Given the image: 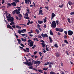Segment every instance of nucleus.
Here are the masks:
<instances>
[{"mask_svg": "<svg viewBox=\"0 0 74 74\" xmlns=\"http://www.w3.org/2000/svg\"><path fill=\"white\" fill-rule=\"evenodd\" d=\"M27 62H24V64L27 66H30L28 67L29 69H32V68H33V66H32L33 63L30 62H28L27 60Z\"/></svg>", "mask_w": 74, "mask_h": 74, "instance_id": "1", "label": "nucleus"}, {"mask_svg": "<svg viewBox=\"0 0 74 74\" xmlns=\"http://www.w3.org/2000/svg\"><path fill=\"white\" fill-rule=\"evenodd\" d=\"M56 22L55 21H53L51 23V27H52V28H54L55 29V27H56Z\"/></svg>", "mask_w": 74, "mask_h": 74, "instance_id": "2", "label": "nucleus"}, {"mask_svg": "<svg viewBox=\"0 0 74 74\" xmlns=\"http://www.w3.org/2000/svg\"><path fill=\"white\" fill-rule=\"evenodd\" d=\"M8 21H9L10 22L12 23V25H14V22H13V21H14V18L12 17H11L9 19H7Z\"/></svg>", "mask_w": 74, "mask_h": 74, "instance_id": "3", "label": "nucleus"}, {"mask_svg": "<svg viewBox=\"0 0 74 74\" xmlns=\"http://www.w3.org/2000/svg\"><path fill=\"white\" fill-rule=\"evenodd\" d=\"M5 12L6 13V17L7 19H10L11 18H12V17L11 16V14H9L8 16V13L7 12Z\"/></svg>", "mask_w": 74, "mask_h": 74, "instance_id": "4", "label": "nucleus"}, {"mask_svg": "<svg viewBox=\"0 0 74 74\" xmlns=\"http://www.w3.org/2000/svg\"><path fill=\"white\" fill-rule=\"evenodd\" d=\"M17 40L18 41V43L19 44H20L21 45L22 47H25V46L23 45V44H21V40L17 38Z\"/></svg>", "mask_w": 74, "mask_h": 74, "instance_id": "5", "label": "nucleus"}, {"mask_svg": "<svg viewBox=\"0 0 74 74\" xmlns=\"http://www.w3.org/2000/svg\"><path fill=\"white\" fill-rule=\"evenodd\" d=\"M56 30L60 32H63V29L62 28H56Z\"/></svg>", "mask_w": 74, "mask_h": 74, "instance_id": "6", "label": "nucleus"}, {"mask_svg": "<svg viewBox=\"0 0 74 74\" xmlns=\"http://www.w3.org/2000/svg\"><path fill=\"white\" fill-rule=\"evenodd\" d=\"M73 34V32L71 30H69L68 31V34L69 36H72Z\"/></svg>", "mask_w": 74, "mask_h": 74, "instance_id": "7", "label": "nucleus"}, {"mask_svg": "<svg viewBox=\"0 0 74 74\" xmlns=\"http://www.w3.org/2000/svg\"><path fill=\"white\" fill-rule=\"evenodd\" d=\"M60 53L59 52H57L55 53V55L57 58L60 57Z\"/></svg>", "mask_w": 74, "mask_h": 74, "instance_id": "8", "label": "nucleus"}, {"mask_svg": "<svg viewBox=\"0 0 74 74\" xmlns=\"http://www.w3.org/2000/svg\"><path fill=\"white\" fill-rule=\"evenodd\" d=\"M16 27H15V25H13L12 26V27L14 28V29H16V28H18L19 27V26L18 25H16Z\"/></svg>", "mask_w": 74, "mask_h": 74, "instance_id": "9", "label": "nucleus"}, {"mask_svg": "<svg viewBox=\"0 0 74 74\" xmlns=\"http://www.w3.org/2000/svg\"><path fill=\"white\" fill-rule=\"evenodd\" d=\"M42 13V10H40L39 11L38 15H43L44 13Z\"/></svg>", "mask_w": 74, "mask_h": 74, "instance_id": "10", "label": "nucleus"}, {"mask_svg": "<svg viewBox=\"0 0 74 74\" xmlns=\"http://www.w3.org/2000/svg\"><path fill=\"white\" fill-rule=\"evenodd\" d=\"M55 16V14H54V13H52L51 14V19H52Z\"/></svg>", "mask_w": 74, "mask_h": 74, "instance_id": "11", "label": "nucleus"}, {"mask_svg": "<svg viewBox=\"0 0 74 74\" xmlns=\"http://www.w3.org/2000/svg\"><path fill=\"white\" fill-rule=\"evenodd\" d=\"M7 28H9V29H11L12 30H14L13 28H12V27H11V26L9 25H7Z\"/></svg>", "mask_w": 74, "mask_h": 74, "instance_id": "12", "label": "nucleus"}, {"mask_svg": "<svg viewBox=\"0 0 74 74\" xmlns=\"http://www.w3.org/2000/svg\"><path fill=\"white\" fill-rule=\"evenodd\" d=\"M33 42H34L33 41L30 42H29L30 45L29 46V47H32V46H33Z\"/></svg>", "mask_w": 74, "mask_h": 74, "instance_id": "13", "label": "nucleus"}, {"mask_svg": "<svg viewBox=\"0 0 74 74\" xmlns=\"http://www.w3.org/2000/svg\"><path fill=\"white\" fill-rule=\"evenodd\" d=\"M40 44L42 45V48H45V43H40Z\"/></svg>", "mask_w": 74, "mask_h": 74, "instance_id": "14", "label": "nucleus"}, {"mask_svg": "<svg viewBox=\"0 0 74 74\" xmlns=\"http://www.w3.org/2000/svg\"><path fill=\"white\" fill-rule=\"evenodd\" d=\"M30 0H25V3H26V4H29V3L30 2Z\"/></svg>", "mask_w": 74, "mask_h": 74, "instance_id": "15", "label": "nucleus"}, {"mask_svg": "<svg viewBox=\"0 0 74 74\" xmlns=\"http://www.w3.org/2000/svg\"><path fill=\"white\" fill-rule=\"evenodd\" d=\"M12 5L13 6H16V3H15V2H13V3H11Z\"/></svg>", "mask_w": 74, "mask_h": 74, "instance_id": "16", "label": "nucleus"}, {"mask_svg": "<svg viewBox=\"0 0 74 74\" xmlns=\"http://www.w3.org/2000/svg\"><path fill=\"white\" fill-rule=\"evenodd\" d=\"M49 39L50 42H52V41L53 40H52V38L51 37H50V36H49Z\"/></svg>", "mask_w": 74, "mask_h": 74, "instance_id": "17", "label": "nucleus"}, {"mask_svg": "<svg viewBox=\"0 0 74 74\" xmlns=\"http://www.w3.org/2000/svg\"><path fill=\"white\" fill-rule=\"evenodd\" d=\"M22 33H25V32H26V29H23L21 30Z\"/></svg>", "mask_w": 74, "mask_h": 74, "instance_id": "18", "label": "nucleus"}, {"mask_svg": "<svg viewBox=\"0 0 74 74\" xmlns=\"http://www.w3.org/2000/svg\"><path fill=\"white\" fill-rule=\"evenodd\" d=\"M38 23H39V24H42L43 23V21H40L39 20L38 21Z\"/></svg>", "mask_w": 74, "mask_h": 74, "instance_id": "19", "label": "nucleus"}, {"mask_svg": "<svg viewBox=\"0 0 74 74\" xmlns=\"http://www.w3.org/2000/svg\"><path fill=\"white\" fill-rule=\"evenodd\" d=\"M50 35H51V36H53V32H52V31L51 30H50Z\"/></svg>", "mask_w": 74, "mask_h": 74, "instance_id": "20", "label": "nucleus"}, {"mask_svg": "<svg viewBox=\"0 0 74 74\" xmlns=\"http://www.w3.org/2000/svg\"><path fill=\"white\" fill-rule=\"evenodd\" d=\"M38 71H39L40 73H43V72H42V70L41 69H38Z\"/></svg>", "mask_w": 74, "mask_h": 74, "instance_id": "21", "label": "nucleus"}, {"mask_svg": "<svg viewBox=\"0 0 74 74\" xmlns=\"http://www.w3.org/2000/svg\"><path fill=\"white\" fill-rule=\"evenodd\" d=\"M21 39L22 41H24V42H25V41H26V38L24 39L23 38H21Z\"/></svg>", "mask_w": 74, "mask_h": 74, "instance_id": "22", "label": "nucleus"}, {"mask_svg": "<svg viewBox=\"0 0 74 74\" xmlns=\"http://www.w3.org/2000/svg\"><path fill=\"white\" fill-rule=\"evenodd\" d=\"M35 31L36 32L37 34H39V33H40V31L38 29H36Z\"/></svg>", "mask_w": 74, "mask_h": 74, "instance_id": "23", "label": "nucleus"}, {"mask_svg": "<svg viewBox=\"0 0 74 74\" xmlns=\"http://www.w3.org/2000/svg\"><path fill=\"white\" fill-rule=\"evenodd\" d=\"M64 43H66V44H69V42H68L67 40H64Z\"/></svg>", "mask_w": 74, "mask_h": 74, "instance_id": "24", "label": "nucleus"}, {"mask_svg": "<svg viewBox=\"0 0 74 74\" xmlns=\"http://www.w3.org/2000/svg\"><path fill=\"white\" fill-rule=\"evenodd\" d=\"M47 17H45V19H44L43 21H44V23H45V22H47Z\"/></svg>", "mask_w": 74, "mask_h": 74, "instance_id": "25", "label": "nucleus"}, {"mask_svg": "<svg viewBox=\"0 0 74 74\" xmlns=\"http://www.w3.org/2000/svg\"><path fill=\"white\" fill-rule=\"evenodd\" d=\"M41 63V62H40V61H36V64H38V65H39Z\"/></svg>", "mask_w": 74, "mask_h": 74, "instance_id": "26", "label": "nucleus"}, {"mask_svg": "<svg viewBox=\"0 0 74 74\" xmlns=\"http://www.w3.org/2000/svg\"><path fill=\"white\" fill-rule=\"evenodd\" d=\"M48 69V68H42L43 70H45V71H47Z\"/></svg>", "mask_w": 74, "mask_h": 74, "instance_id": "27", "label": "nucleus"}, {"mask_svg": "<svg viewBox=\"0 0 74 74\" xmlns=\"http://www.w3.org/2000/svg\"><path fill=\"white\" fill-rule=\"evenodd\" d=\"M54 45L56 48H58V44H57V43H55Z\"/></svg>", "mask_w": 74, "mask_h": 74, "instance_id": "28", "label": "nucleus"}, {"mask_svg": "<svg viewBox=\"0 0 74 74\" xmlns=\"http://www.w3.org/2000/svg\"><path fill=\"white\" fill-rule=\"evenodd\" d=\"M68 4L69 5H72V2L71 1H69L68 2Z\"/></svg>", "mask_w": 74, "mask_h": 74, "instance_id": "29", "label": "nucleus"}, {"mask_svg": "<svg viewBox=\"0 0 74 74\" xmlns=\"http://www.w3.org/2000/svg\"><path fill=\"white\" fill-rule=\"evenodd\" d=\"M45 37H48V35H47V34H45L44 36V38Z\"/></svg>", "mask_w": 74, "mask_h": 74, "instance_id": "30", "label": "nucleus"}, {"mask_svg": "<svg viewBox=\"0 0 74 74\" xmlns=\"http://www.w3.org/2000/svg\"><path fill=\"white\" fill-rule=\"evenodd\" d=\"M18 33L19 34H21V33H22V30L21 31V30L19 29L18 30Z\"/></svg>", "mask_w": 74, "mask_h": 74, "instance_id": "31", "label": "nucleus"}, {"mask_svg": "<svg viewBox=\"0 0 74 74\" xmlns=\"http://www.w3.org/2000/svg\"><path fill=\"white\" fill-rule=\"evenodd\" d=\"M67 20H68V22L70 23H71V22H70V19L69 18H67Z\"/></svg>", "mask_w": 74, "mask_h": 74, "instance_id": "32", "label": "nucleus"}, {"mask_svg": "<svg viewBox=\"0 0 74 74\" xmlns=\"http://www.w3.org/2000/svg\"><path fill=\"white\" fill-rule=\"evenodd\" d=\"M40 42H42V43H45V42L43 40H40Z\"/></svg>", "mask_w": 74, "mask_h": 74, "instance_id": "33", "label": "nucleus"}, {"mask_svg": "<svg viewBox=\"0 0 74 74\" xmlns=\"http://www.w3.org/2000/svg\"><path fill=\"white\" fill-rule=\"evenodd\" d=\"M24 17L25 18V19H29V17L28 16H27V17L24 16Z\"/></svg>", "mask_w": 74, "mask_h": 74, "instance_id": "34", "label": "nucleus"}, {"mask_svg": "<svg viewBox=\"0 0 74 74\" xmlns=\"http://www.w3.org/2000/svg\"><path fill=\"white\" fill-rule=\"evenodd\" d=\"M45 8L46 9H47V10H48L49 8V7L48 6H45Z\"/></svg>", "mask_w": 74, "mask_h": 74, "instance_id": "35", "label": "nucleus"}, {"mask_svg": "<svg viewBox=\"0 0 74 74\" xmlns=\"http://www.w3.org/2000/svg\"><path fill=\"white\" fill-rule=\"evenodd\" d=\"M11 4L9 3H8V7H11Z\"/></svg>", "mask_w": 74, "mask_h": 74, "instance_id": "36", "label": "nucleus"}, {"mask_svg": "<svg viewBox=\"0 0 74 74\" xmlns=\"http://www.w3.org/2000/svg\"><path fill=\"white\" fill-rule=\"evenodd\" d=\"M28 22L27 23V25H29L30 24V21L29 20H28Z\"/></svg>", "mask_w": 74, "mask_h": 74, "instance_id": "37", "label": "nucleus"}, {"mask_svg": "<svg viewBox=\"0 0 74 74\" xmlns=\"http://www.w3.org/2000/svg\"><path fill=\"white\" fill-rule=\"evenodd\" d=\"M63 4H62L61 5H59V7L60 8H62V7H63Z\"/></svg>", "mask_w": 74, "mask_h": 74, "instance_id": "38", "label": "nucleus"}, {"mask_svg": "<svg viewBox=\"0 0 74 74\" xmlns=\"http://www.w3.org/2000/svg\"><path fill=\"white\" fill-rule=\"evenodd\" d=\"M49 69H51V67H52V65L51 64H50L49 65Z\"/></svg>", "mask_w": 74, "mask_h": 74, "instance_id": "39", "label": "nucleus"}, {"mask_svg": "<svg viewBox=\"0 0 74 74\" xmlns=\"http://www.w3.org/2000/svg\"><path fill=\"white\" fill-rule=\"evenodd\" d=\"M33 69L35 71H38V70H37V69L36 68H34Z\"/></svg>", "mask_w": 74, "mask_h": 74, "instance_id": "40", "label": "nucleus"}, {"mask_svg": "<svg viewBox=\"0 0 74 74\" xmlns=\"http://www.w3.org/2000/svg\"><path fill=\"white\" fill-rule=\"evenodd\" d=\"M16 12V10H14V11H13L12 12V13L13 14H15Z\"/></svg>", "mask_w": 74, "mask_h": 74, "instance_id": "41", "label": "nucleus"}, {"mask_svg": "<svg viewBox=\"0 0 74 74\" xmlns=\"http://www.w3.org/2000/svg\"><path fill=\"white\" fill-rule=\"evenodd\" d=\"M14 1H15V2H18V3H19V0H14Z\"/></svg>", "mask_w": 74, "mask_h": 74, "instance_id": "42", "label": "nucleus"}, {"mask_svg": "<svg viewBox=\"0 0 74 74\" xmlns=\"http://www.w3.org/2000/svg\"><path fill=\"white\" fill-rule=\"evenodd\" d=\"M16 14H21L20 12L19 11H16Z\"/></svg>", "mask_w": 74, "mask_h": 74, "instance_id": "43", "label": "nucleus"}, {"mask_svg": "<svg viewBox=\"0 0 74 74\" xmlns=\"http://www.w3.org/2000/svg\"><path fill=\"white\" fill-rule=\"evenodd\" d=\"M64 33L66 35H67V31H64Z\"/></svg>", "mask_w": 74, "mask_h": 74, "instance_id": "44", "label": "nucleus"}, {"mask_svg": "<svg viewBox=\"0 0 74 74\" xmlns=\"http://www.w3.org/2000/svg\"><path fill=\"white\" fill-rule=\"evenodd\" d=\"M33 63H34V64H36V63H37V61L36 62V61H34V60H33Z\"/></svg>", "mask_w": 74, "mask_h": 74, "instance_id": "45", "label": "nucleus"}, {"mask_svg": "<svg viewBox=\"0 0 74 74\" xmlns=\"http://www.w3.org/2000/svg\"><path fill=\"white\" fill-rule=\"evenodd\" d=\"M18 16L20 18H22V15H21V14H19L18 15Z\"/></svg>", "mask_w": 74, "mask_h": 74, "instance_id": "46", "label": "nucleus"}, {"mask_svg": "<svg viewBox=\"0 0 74 74\" xmlns=\"http://www.w3.org/2000/svg\"><path fill=\"white\" fill-rule=\"evenodd\" d=\"M38 25H37V26L38 27V28H40V25L38 24Z\"/></svg>", "mask_w": 74, "mask_h": 74, "instance_id": "47", "label": "nucleus"}, {"mask_svg": "<svg viewBox=\"0 0 74 74\" xmlns=\"http://www.w3.org/2000/svg\"><path fill=\"white\" fill-rule=\"evenodd\" d=\"M25 16H29V15H28V14H27V13L25 14Z\"/></svg>", "mask_w": 74, "mask_h": 74, "instance_id": "48", "label": "nucleus"}, {"mask_svg": "<svg viewBox=\"0 0 74 74\" xmlns=\"http://www.w3.org/2000/svg\"><path fill=\"white\" fill-rule=\"evenodd\" d=\"M2 4H4V2H5V1H4V0H2Z\"/></svg>", "mask_w": 74, "mask_h": 74, "instance_id": "49", "label": "nucleus"}, {"mask_svg": "<svg viewBox=\"0 0 74 74\" xmlns=\"http://www.w3.org/2000/svg\"><path fill=\"white\" fill-rule=\"evenodd\" d=\"M70 15H74V12H71L70 13Z\"/></svg>", "mask_w": 74, "mask_h": 74, "instance_id": "50", "label": "nucleus"}, {"mask_svg": "<svg viewBox=\"0 0 74 74\" xmlns=\"http://www.w3.org/2000/svg\"><path fill=\"white\" fill-rule=\"evenodd\" d=\"M58 36H60L61 35V34L59 32H58Z\"/></svg>", "mask_w": 74, "mask_h": 74, "instance_id": "51", "label": "nucleus"}, {"mask_svg": "<svg viewBox=\"0 0 74 74\" xmlns=\"http://www.w3.org/2000/svg\"><path fill=\"white\" fill-rule=\"evenodd\" d=\"M55 74V73L53 71L50 72V74Z\"/></svg>", "mask_w": 74, "mask_h": 74, "instance_id": "52", "label": "nucleus"}, {"mask_svg": "<svg viewBox=\"0 0 74 74\" xmlns=\"http://www.w3.org/2000/svg\"><path fill=\"white\" fill-rule=\"evenodd\" d=\"M58 22H59V21H58L56 20V23H57V25H59V23H58Z\"/></svg>", "mask_w": 74, "mask_h": 74, "instance_id": "53", "label": "nucleus"}, {"mask_svg": "<svg viewBox=\"0 0 74 74\" xmlns=\"http://www.w3.org/2000/svg\"><path fill=\"white\" fill-rule=\"evenodd\" d=\"M37 53V51H35L34 52V55H36Z\"/></svg>", "mask_w": 74, "mask_h": 74, "instance_id": "54", "label": "nucleus"}, {"mask_svg": "<svg viewBox=\"0 0 74 74\" xmlns=\"http://www.w3.org/2000/svg\"><path fill=\"white\" fill-rule=\"evenodd\" d=\"M21 35L22 36H26V35L25 34H21Z\"/></svg>", "mask_w": 74, "mask_h": 74, "instance_id": "55", "label": "nucleus"}, {"mask_svg": "<svg viewBox=\"0 0 74 74\" xmlns=\"http://www.w3.org/2000/svg\"><path fill=\"white\" fill-rule=\"evenodd\" d=\"M19 48H20V49H21V50H22V49H23V47H22L21 46H19Z\"/></svg>", "mask_w": 74, "mask_h": 74, "instance_id": "56", "label": "nucleus"}, {"mask_svg": "<svg viewBox=\"0 0 74 74\" xmlns=\"http://www.w3.org/2000/svg\"><path fill=\"white\" fill-rule=\"evenodd\" d=\"M16 19H17L18 20V19H19V18H18V17L16 16Z\"/></svg>", "mask_w": 74, "mask_h": 74, "instance_id": "57", "label": "nucleus"}, {"mask_svg": "<svg viewBox=\"0 0 74 74\" xmlns=\"http://www.w3.org/2000/svg\"><path fill=\"white\" fill-rule=\"evenodd\" d=\"M66 54H67V55H69V53H68V51H66Z\"/></svg>", "mask_w": 74, "mask_h": 74, "instance_id": "58", "label": "nucleus"}, {"mask_svg": "<svg viewBox=\"0 0 74 74\" xmlns=\"http://www.w3.org/2000/svg\"><path fill=\"white\" fill-rule=\"evenodd\" d=\"M41 36L42 37H44V34L42 33L41 34Z\"/></svg>", "mask_w": 74, "mask_h": 74, "instance_id": "59", "label": "nucleus"}, {"mask_svg": "<svg viewBox=\"0 0 74 74\" xmlns=\"http://www.w3.org/2000/svg\"><path fill=\"white\" fill-rule=\"evenodd\" d=\"M46 50L47 51H49V49H48V48L47 47V48H46Z\"/></svg>", "mask_w": 74, "mask_h": 74, "instance_id": "60", "label": "nucleus"}, {"mask_svg": "<svg viewBox=\"0 0 74 74\" xmlns=\"http://www.w3.org/2000/svg\"><path fill=\"white\" fill-rule=\"evenodd\" d=\"M37 38H34V41H36V40H37Z\"/></svg>", "mask_w": 74, "mask_h": 74, "instance_id": "61", "label": "nucleus"}, {"mask_svg": "<svg viewBox=\"0 0 74 74\" xmlns=\"http://www.w3.org/2000/svg\"><path fill=\"white\" fill-rule=\"evenodd\" d=\"M46 25L45 24H44L43 26V27L44 28H46Z\"/></svg>", "mask_w": 74, "mask_h": 74, "instance_id": "62", "label": "nucleus"}, {"mask_svg": "<svg viewBox=\"0 0 74 74\" xmlns=\"http://www.w3.org/2000/svg\"><path fill=\"white\" fill-rule=\"evenodd\" d=\"M67 36L66 35L64 36V38H67Z\"/></svg>", "mask_w": 74, "mask_h": 74, "instance_id": "63", "label": "nucleus"}, {"mask_svg": "<svg viewBox=\"0 0 74 74\" xmlns=\"http://www.w3.org/2000/svg\"><path fill=\"white\" fill-rule=\"evenodd\" d=\"M50 64H52L53 65V62H50Z\"/></svg>", "mask_w": 74, "mask_h": 74, "instance_id": "64", "label": "nucleus"}]
</instances>
